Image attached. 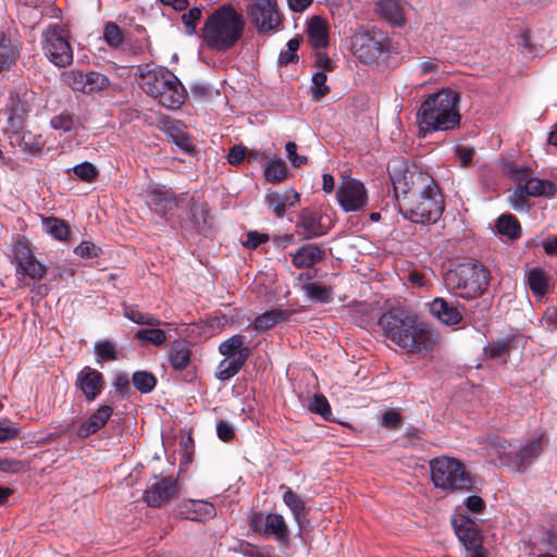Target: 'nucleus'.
I'll list each match as a JSON object with an SVG mask.
<instances>
[{
    "label": "nucleus",
    "instance_id": "f257e3e1",
    "mask_svg": "<svg viewBox=\"0 0 557 557\" xmlns=\"http://www.w3.org/2000/svg\"><path fill=\"white\" fill-rule=\"evenodd\" d=\"M399 206L414 223H434L444 210L443 197L431 175L404 162L388 166Z\"/></svg>",
    "mask_w": 557,
    "mask_h": 557
},
{
    "label": "nucleus",
    "instance_id": "f03ea898",
    "mask_svg": "<svg viewBox=\"0 0 557 557\" xmlns=\"http://www.w3.org/2000/svg\"><path fill=\"white\" fill-rule=\"evenodd\" d=\"M384 336L408 355L426 357L440 345V335L411 309L393 307L379 319Z\"/></svg>",
    "mask_w": 557,
    "mask_h": 557
},
{
    "label": "nucleus",
    "instance_id": "7ed1b4c3",
    "mask_svg": "<svg viewBox=\"0 0 557 557\" xmlns=\"http://www.w3.org/2000/svg\"><path fill=\"white\" fill-rule=\"evenodd\" d=\"M245 18L230 4L215 9L206 20L200 38L203 46L218 53L232 50L243 38Z\"/></svg>",
    "mask_w": 557,
    "mask_h": 557
},
{
    "label": "nucleus",
    "instance_id": "20e7f679",
    "mask_svg": "<svg viewBox=\"0 0 557 557\" xmlns=\"http://www.w3.org/2000/svg\"><path fill=\"white\" fill-rule=\"evenodd\" d=\"M459 95L450 89L430 95L417 112L420 131H449L459 126Z\"/></svg>",
    "mask_w": 557,
    "mask_h": 557
},
{
    "label": "nucleus",
    "instance_id": "39448f33",
    "mask_svg": "<svg viewBox=\"0 0 557 557\" xmlns=\"http://www.w3.org/2000/svg\"><path fill=\"white\" fill-rule=\"evenodd\" d=\"M139 85L141 89L161 106L178 109L185 101L187 92L180 79L169 70L157 67L143 73Z\"/></svg>",
    "mask_w": 557,
    "mask_h": 557
},
{
    "label": "nucleus",
    "instance_id": "423d86ee",
    "mask_svg": "<svg viewBox=\"0 0 557 557\" xmlns=\"http://www.w3.org/2000/svg\"><path fill=\"white\" fill-rule=\"evenodd\" d=\"M490 282L488 270L480 263H462L448 270L444 275L445 286L465 299L482 295Z\"/></svg>",
    "mask_w": 557,
    "mask_h": 557
},
{
    "label": "nucleus",
    "instance_id": "0eeeda50",
    "mask_svg": "<svg viewBox=\"0 0 557 557\" xmlns=\"http://www.w3.org/2000/svg\"><path fill=\"white\" fill-rule=\"evenodd\" d=\"M431 480L436 488L447 494L466 493L474 481L466 466L458 459L441 456L430 461Z\"/></svg>",
    "mask_w": 557,
    "mask_h": 557
},
{
    "label": "nucleus",
    "instance_id": "6e6552de",
    "mask_svg": "<svg viewBox=\"0 0 557 557\" xmlns=\"http://www.w3.org/2000/svg\"><path fill=\"white\" fill-rule=\"evenodd\" d=\"M350 48L356 58L369 65L379 64L382 57L397 52L392 39L385 33L375 27L366 26L356 29L350 38Z\"/></svg>",
    "mask_w": 557,
    "mask_h": 557
},
{
    "label": "nucleus",
    "instance_id": "1a4fd4ad",
    "mask_svg": "<svg viewBox=\"0 0 557 557\" xmlns=\"http://www.w3.org/2000/svg\"><path fill=\"white\" fill-rule=\"evenodd\" d=\"M490 445L495 448L500 458H505L504 465L516 472L524 471L542 451V438H535L519 449L507 453L511 444L503 438L493 437Z\"/></svg>",
    "mask_w": 557,
    "mask_h": 557
},
{
    "label": "nucleus",
    "instance_id": "9d476101",
    "mask_svg": "<svg viewBox=\"0 0 557 557\" xmlns=\"http://www.w3.org/2000/svg\"><path fill=\"white\" fill-rule=\"evenodd\" d=\"M247 14L260 35L280 30L283 23L276 0H255L247 5Z\"/></svg>",
    "mask_w": 557,
    "mask_h": 557
},
{
    "label": "nucleus",
    "instance_id": "9b49d317",
    "mask_svg": "<svg viewBox=\"0 0 557 557\" xmlns=\"http://www.w3.org/2000/svg\"><path fill=\"white\" fill-rule=\"evenodd\" d=\"M42 36V49L50 62L59 67L70 65L73 61V50L64 30L59 26H50Z\"/></svg>",
    "mask_w": 557,
    "mask_h": 557
},
{
    "label": "nucleus",
    "instance_id": "f8f14e48",
    "mask_svg": "<svg viewBox=\"0 0 557 557\" xmlns=\"http://www.w3.org/2000/svg\"><path fill=\"white\" fill-rule=\"evenodd\" d=\"M336 198L346 212L359 211L368 203V194L364 185L351 177H344L341 181Z\"/></svg>",
    "mask_w": 557,
    "mask_h": 557
},
{
    "label": "nucleus",
    "instance_id": "ddd939ff",
    "mask_svg": "<svg viewBox=\"0 0 557 557\" xmlns=\"http://www.w3.org/2000/svg\"><path fill=\"white\" fill-rule=\"evenodd\" d=\"M27 106L17 94L10 92L0 108V123L4 132L17 133L27 117Z\"/></svg>",
    "mask_w": 557,
    "mask_h": 557
},
{
    "label": "nucleus",
    "instance_id": "4468645a",
    "mask_svg": "<svg viewBox=\"0 0 557 557\" xmlns=\"http://www.w3.org/2000/svg\"><path fill=\"white\" fill-rule=\"evenodd\" d=\"M177 480L166 476L153 483L144 495L145 503L150 507H161L178 496Z\"/></svg>",
    "mask_w": 557,
    "mask_h": 557
},
{
    "label": "nucleus",
    "instance_id": "2eb2a0df",
    "mask_svg": "<svg viewBox=\"0 0 557 557\" xmlns=\"http://www.w3.org/2000/svg\"><path fill=\"white\" fill-rule=\"evenodd\" d=\"M455 532L463 546L469 549H479L482 546V535L476 523L467 516L459 515L453 520Z\"/></svg>",
    "mask_w": 557,
    "mask_h": 557
},
{
    "label": "nucleus",
    "instance_id": "dca6fc26",
    "mask_svg": "<svg viewBox=\"0 0 557 557\" xmlns=\"http://www.w3.org/2000/svg\"><path fill=\"white\" fill-rule=\"evenodd\" d=\"M149 197L154 211L162 215L180 208L181 205L188 206L190 203V200L183 199V197L177 198L171 190H163L159 188L150 190Z\"/></svg>",
    "mask_w": 557,
    "mask_h": 557
},
{
    "label": "nucleus",
    "instance_id": "f3484780",
    "mask_svg": "<svg viewBox=\"0 0 557 557\" xmlns=\"http://www.w3.org/2000/svg\"><path fill=\"white\" fill-rule=\"evenodd\" d=\"M22 51L21 41L11 35L0 37V72L9 71L16 65Z\"/></svg>",
    "mask_w": 557,
    "mask_h": 557
},
{
    "label": "nucleus",
    "instance_id": "a211bd4d",
    "mask_svg": "<svg viewBox=\"0 0 557 557\" xmlns=\"http://www.w3.org/2000/svg\"><path fill=\"white\" fill-rule=\"evenodd\" d=\"M375 11L394 27H403L407 22L405 5L400 0H380Z\"/></svg>",
    "mask_w": 557,
    "mask_h": 557
},
{
    "label": "nucleus",
    "instance_id": "6ab92c4d",
    "mask_svg": "<svg viewBox=\"0 0 557 557\" xmlns=\"http://www.w3.org/2000/svg\"><path fill=\"white\" fill-rule=\"evenodd\" d=\"M76 385L88 401L94 400L103 387V376L95 369L85 368L77 376Z\"/></svg>",
    "mask_w": 557,
    "mask_h": 557
},
{
    "label": "nucleus",
    "instance_id": "aec40b11",
    "mask_svg": "<svg viewBox=\"0 0 557 557\" xmlns=\"http://www.w3.org/2000/svg\"><path fill=\"white\" fill-rule=\"evenodd\" d=\"M429 308L431 314L446 325H456L462 320L460 309L444 298H435Z\"/></svg>",
    "mask_w": 557,
    "mask_h": 557
},
{
    "label": "nucleus",
    "instance_id": "412c9836",
    "mask_svg": "<svg viewBox=\"0 0 557 557\" xmlns=\"http://www.w3.org/2000/svg\"><path fill=\"white\" fill-rule=\"evenodd\" d=\"M250 355L251 350L245 349L242 350L238 356L225 357L218 366L216 377L221 381H226L236 375L247 362Z\"/></svg>",
    "mask_w": 557,
    "mask_h": 557
},
{
    "label": "nucleus",
    "instance_id": "4be33fe9",
    "mask_svg": "<svg viewBox=\"0 0 557 557\" xmlns=\"http://www.w3.org/2000/svg\"><path fill=\"white\" fill-rule=\"evenodd\" d=\"M112 414V408L110 406H101L98 408L90 418L81 424L77 434L82 438H86L89 435L96 433L98 430L103 428Z\"/></svg>",
    "mask_w": 557,
    "mask_h": 557
},
{
    "label": "nucleus",
    "instance_id": "5701e85b",
    "mask_svg": "<svg viewBox=\"0 0 557 557\" xmlns=\"http://www.w3.org/2000/svg\"><path fill=\"white\" fill-rule=\"evenodd\" d=\"M324 251L314 244L301 246L293 256V264L298 269L310 268L323 260Z\"/></svg>",
    "mask_w": 557,
    "mask_h": 557
},
{
    "label": "nucleus",
    "instance_id": "b1692460",
    "mask_svg": "<svg viewBox=\"0 0 557 557\" xmlns=\"http://www.w3.org/2000/svg\"><path fill=\"white\" fill-rule=\"evenodd\" d=\"M297 228L301 230V235L307 239L322 236L326 232L318 214L309 210L301 212Z\"/></svg>",
    "mask_w": 557,
    "mask_h": 557
},
{
    "label": "nucleus",
    "instance_id": "393cba45",
    "mask_svg": "<svg viewBox=\"0 0 557 557\" xmlns=\"http://www.w3.org/2000/svg\"><path fill=\"white\" fill-rule=\"evenodd\" d=\"M18 269L35 281H40L47 274V267L41 264L30 251H21L17 255Z\"/></svg>",
    "mask_w": 557,
    "mask_h": 557
},
{
    "label": "nucleus",
    "instance_id": "a878e982",
    "mask_svg": "<svg viewBox=\"0 0 557 557\" xmlns=\"http://www.w3.org/2000/svg\"><path fill=\"white\" fill-rule=\"evenodd\" d=\"M265 199L276 216L282 218L285 214L287 207H293L299 201V194L294 190L271 193Z\"/></svg>",
    "mask_w": 557,
    "mask_h": 557
},
{
    "label": "nucleus",
    "instance_id": "bb28decb",
    "mask_svg": "<svg viewBox=\"0 0 557 557\" xmlns=\"http://www.w3.org/2000/svg\"><path fill=\"white\" fill-rule=\"evenodd\" d=\"M308 39L315 49L325 48L329 45L327 24L320 16H312L308 24Z\"/></svg>",
    "mask_w": 557,
    "mask_h": 557
},
{
    "label": "nucleus",
    "instance_id": "cd10ccee",
    "mask_svg": "<svg viewBox=\"0 0 557 557\" xmlns=\"http://www.w3.org/2000/svg\"><path fill=\"white\" fill-rule=\"evenodd\" d=\"M180 513L189 520H201L215 515L214 507L201 500H187L181 505Z\"/></svg>",
    "mask_w": 557,
    "mask_h": 557
},
{
    "label": "nucleus",
    "instance_id": "c85d7f7f",
    "mask_svg": "<svg viewBox=\"0 0 557 557\" xmlns=\"http://www.w3.org/2000/svg\"><path fill=\"white\" fill-rule=\"evenodd\" d=\"M289 311L273 309L269 310L258 317L252 322V326L258 332H264L272 329L277 322L286 319Z\"/></svg>",
    "mask_w": 557,
    "mask_h": 557
},
{
    "label": "nucleus",
    "instance_id": "c756f323",
    "mask_svg": "<svg viewBox=\"0 0 557 557\" xmlns=\"http://www.w3.org/2000/svg\"><path fill=\"white\" fill-rule=\"evenodd\" d=\"M183 199L190 200V203L188 206L181 205L180 208L187 211L189 219L197 228L206 227L208 225V210L206 205L198 203L194 198L187 196H184Z\"/></svg>",
    "mask_w": 557,
    "mask_h": 557
},
{
    "label": "nucleus",
    "instance_id": "7c9ffc66",
    "mask_svg": "<svg viewBox=\"0 0 557 557\" xmlns=\"http://www.w3.org/2000/svg\"><path fill=\"white\" fill-rule=\"evenodd\" d=\"M527 194L532 197H550L556 194V185L550 181L530 177L522 186Z\"/></svg>",
    "mask_w": 557,
    "mask_h": 557
},
{
    "label": "nucleus",
    "instance_id": "2f4dec72",
    "mask_svg": "<svg viewBox=\"0 0 557 557\" xmlns=\"http://www.w3.org/2000/svg\"><path fill=\"white\" fill-rule=\"evenodd\" d=\"M301 289L312 301L325 304L332 300V288L319 283L305 282Z\"/></svg>",
    "mask_w": 557,
    "mask_h": 557
},
{
    "label": "nucleus",
    "instance_id": "473e14b6",
    "mask_svg": "<svg viewBox=\"0 0 557 557\" xmlns=\"http://www.w3.org/2000/svg\"><path fill=\"white\" fill-rule=\"evenodd\" d=\"M191 351L182 343L174 344L170 354L171 366L178 371L185 370L190 362Z\"/></svg>",
    "mask_w": 557,
    "mask_h": 557
},
{
    "label": "nucleus",
    "instance_id": "72a5a7b5",
    "mask_svg": "<svg viewBox=\"0 0 557 557\" xmlns=\"http://www.w3.org/2000/svg\"><path fill=\"white\" fill-rule=\"evenodd\" d=\"M498 233L507 236L510 239H516L520 236V224L512 214H503L497 220Z\"/></svg>",
    "mask_w": 557,
    "mask_h": 557
},
{
    "label": "nucleus",
    "instance_id": "f704fd0d",
    "mask_svg": "<svg viewBox=\"0 0 557 557\" xmlns=\"http://www.w3.org/2000/svg\"><path fill=\"white\" fill-rule=\"evenodd\" d=\"M265 532L275 535L278 540H285L288 531L284 518L277 513H269L265 519Z\"/></svg>",
    "mask_w": 557,
    "mask_h": 557
},
{
    "label": "nucleus",
    "instance_id": "c9c22d12",
    "mask_svg": "<svg viewBox=\"0 0 557 557\" xmlns=\"http://www.w3.org/2000/svg\"><path fill=\"white\" fill-rule=\"evenodd\" d=\"M250 349L249 347L244 345V336L243 335H233L232 337L222 342L219 346V351L224 357H235L238 356L242 350Z\"/></svg>",
    "mask_w": 557,
    "mask_h": 557
},
{
    "label": "nucleus",
    "instance_id": "e433bc0d",
    "mask_svg": "<svg viewBox=\"0 0 557 557\" xmlns=\"http://www.w3.org/2000/svg\"><path fill=\"white\" fill-rule=\"evenodd\" d=\"M287 166L281 159L271 161L264 171L265 180L270 183H281L287 177Z\"/></svg>",
    "mask_w": 557,
    "mask_h": 557
},
{
    "label": "nucleus",
    "instance_id": "4c0bfd02",
    "mask_svg": "<svg viewBox=\"0 0 557 557\" xmlns=\"http://www.w3.org/2000/svg\"><path fill=\"white\" fill-rule=\"evenodd\" d=\"M45 227L49 234L59 240H64L70 234L69 225L65 221L51 216L44 220Z\"/></svg>",
    "mask_w": 557,
    "mask_h": 557
},
{
    "label": "nucleus",
    "instance_id": "58836bf2",
    "mask_svg": "<svg viewBox=\"0 0 557 557\" xmlns=\"http://www.w3.org/2000/svg\"><path fill=\"white\" fill-rule=\"evenodd\" d=\"M110 84L109 78L98 72H89L86 74L84 94H91L106 89Z\"/></svg>",
    "mask_w": 557,
    "mask_h": 557
},
{
    "label": "nucleus",
    "instance_id": "ea45409f",
    "mask_svg": "<svg viewBox=\"0 0 557 557\" xmlns=\"http://www.w3.org/2000/svg\"><path fill=\"white\" fill-rule=\"evenodd\" d=\"M530 289L537 296H543L547 292L548 283L543 271L533 269L528 276Z\"/></svg>",
    "mask_w": 557,
    "mask_h": 557
},
{
    "label": "nucleus",
    "instance_id": "a19ab883",
    "mask_svg": "<svg viewBox=\"0 0 557 557\" xmlns=\"http://www.w3.org/2000/svg\"><path fill=\"white\" fill-rule=\"evenodd\" d=\"M133 384L140 393H150L157 384V379L153 374L146 371H137L133 374Z\"/></svg>",
    "mask_w": 557,
    "mask_h": 557
},
{
    "label": "nucleus",
    "instance_id": "79ce46f5",
    "mask_svg": "<svg viewBox=\"0 0 557 557\" xmlns=\"http://www.w3.org/2000/svg\"><path fill=\"white\" fill-rule=\"evenodd\" d=\"M284 503L290 508L295 519L299 522L305 516L306 506L304 500L298 497L292 490H287L283 495Z\"/></svg>",
    "mask_w": 557,
    "mask_h": 557
},
{
    "label": "nucleus",
    "instance_id": "37998d69",
    "mask_svg": "<svg viewBox=\"0 0 557 557\" xmlns=\"http://www.w3.org/2000/svg\"><path fill=\"white\" fill-rule=\"evenodd\" d=\"M135 338L139 341H146L156 346H159L166 341V334L163 330L157 327L141 329L137 331Z\"/></svg>",
    "mask_w": 557,
    "mask_h": 557
},
{
    "label": "nucleus",
    "instance_id": "c03bdc74",
    "mask_svg": "<svg viewBox=\"0 0 557 557\" xmlns=\"http://www.w3.org/2000/svg\"><path fill=\"white\" fill-rule=\"evenodd\" d=\"M125 317H127L131 321H133L136 324L141 325H150V326H158L161 324V321L157 319L156 317L140 312L139 310L129 307L125 309Z\"/></svg>",
    "mask_w": 557,
    "mask_h": 557
},
{
    "label": "nucleus",
    "instance_id": "a18cd8bd",
    "mask_svg": "<svg viewBox=\"0 0 557 557\" xmlns=\"http://www.w3.org/2000/svg\"><path fill=\"white\" fill-rule=\"evenodd\" d=\"M86 74L78 70L66 71L62 74L63 82L73 90L84 92Z\"/></svg>",
    "mask_w": 557,
    "mask_h": 557
},
{
    "label": "nucleus",
    "instance_id": "49530a36",
    "mask_svg": "<svg viewBox=\"0 0 557 557\" xmlns=\"http://www.w3.org/2000/svg\"><path fill=\"white\" fill-rule=\"evenodd\" d=\"M308 409L323 417L325 420H330L332 411L331 406L326 399V397L322 394H315Z\"/></svg>",
    "mask_w": 557,
    "mask_h": 557
},
{
    "label": "nucleus",
    "instance_id": "de8ad7c7",
    "mask_svg": "<svg viewBox=\"0 0 557 557\" xmlns=\"http://www.w3.org/2000/svg\"><path fill=\"white\" fill-rule=\"evenodd\" d=\"M103 38L112 48H117L123 42L121 28L113 22L107 23L103 30Z\"/></svg>",
    "mask_w": 557,
    "mask_h": 557
},
{
    "label": "nucleus",
    "instance_id": "09e8293b",
    "mask_svg": "<svg viewBox=\"0 0 557 557\" xmlns=\"http://www.w3.org/2000/svg\"><path fill=\"white\" fill-rule=\"evenodd\" d=\"M300 46V39L298 37L292 38L287 42V50L282 51L278 57L280 65H287L298 60L297 51Z\"/></svg>",
    "mask_w": 557,
    "mask_h": 557
},
{
    "label": "nucleus",
    "instance_id": "8fccbe9b",
    "mask_svg": "<svg viewBox=\"0 0 557 557\" xmlns=\"http://www.w3.org/2000/svg\"><path fill=\"white\" fill-rule=\"evenodd\" d=\"M201 8L195 7L188 10V12L182 15V21L185 26V33L187 35H194L196 33V26L201 18Z\"/></svg>",
    "mask_w": 557,
    "mask_h": 557
},
{
    "label": "nucleus",
    "instance_id": "3c124183",
    "mask_svg": "<svg viewBox=\"0 0 557 557\" xmlns=\"http://www.w3.org/2000/svg\"><path fill=\"white\" fill-rule=\"evenodd\" d=\"M326 74L323 72H318L312 77V96L315 100H320L325 97L330 88L326 85Z\"/></svg>",
    "mask_w": 557,
    "mask_h": 557
},
{
    "label": "nucleus",
    "instance_id": "603ef678",
    "mask_svg": "<svg viewBox=\"0 0 557 557\" xmlns=\"http://www.w3.org/2000/svg\"><path fill=\"white\" fill-rule=\"evenodd\" d=\"M74 174L84 182L90 183L96 180L99 172L96 166L89 162H84L73 169Z\"/></svg>",
    "mask_w": 557,
    "mask_h": 557
},
{
    "label": "nucleus",
    "instance_id": "864d4df0",
    "mask_svg": "<svg viewBox=\"0 0 557 557\" xmlns=\"http://www.w3.org/2000/svg\"><path fill=\"white\" fill-rule=\"evenodd\" d=\"M96 354L100 359L103 360H115L117 358L115 346L109 342H100L95 347Z\"/></svg>",
    "mask_w": 557,
    "mask_h": 557
},
{
    "label": "nucleus",
    "instance_id": "5fc2aeb1",
    "mask_svg": "<svg viewBox=\"0 0 557 557\" xmlns=\"http://www.w3.org/2000/svg\"><path fill=\"white\" fill-rule=\"evenodd\" d=\"M287 158L294 168H300L308 162L306 156L297 153V145L294 141H288L285 146Z\"/></svg>",
    "mask_w": 557,
    "mask_h": 557
},
{
    "label": "nucleus",
    "instance_id": "6e6d98bb",
    "mask_svg": "<svg viewBox=\"0 0 557 557\" xmlns=\"http://www.w3.org/2000/svg\"><path fill=\"white\" fill-rule=\"evenodd\" d=\"M100 249L92 242H82L75 247L74 252L82 258H95L99 255Z\"/></svg>",
    "mask_w": 557,
    "mask_h": 557
},
{
    "label": "nucleus",
    "instance_id": "4d7b16f0",
    "mask_svg": "<svg viewBox=\"0 0 557 557\" xmlns=\"http://www.w3.org/2000/svg\"><path fill=\"white\" fill-rule=\"evenodd\" d=\"M527 191L524 188L520 185L517 189L513 190V193L509 197V202L516 211L523 210L527 205Z\"/></svg>",
    "mask_w": 557,
    "mask_h": 557
},
{
    "label": "nucleus",
    "instance_id": "13d9d810",
    "mask_svg": "<svg viewBox=\"0 0 557 557\" xmlns=\"http://www.w3.org/2000/svg\"><path fill=\"white\" fill-rule=\"evenodd\" d=\"M27 470V465L23 460L1 459V471L9 473H20Z\"/></svg>",
    "mask_w": 557,
    "mask_h": 557
},
{
    "label": "nucleus",
    "instance_id": "bf43d9fd",
    "mask_svg": "<svg viewBox=\"0 0 557 557\" xmlns=\"http://www.w3.org/2000/svg\"><path fill=\"white\" fill-rule=\"evenodd\" d=\"M510 346L507 342L493 343L485 349L490 358H498L509 352Z\"/></svg>",
    "mask_w": 557,
    "mask_h": 557
},
{
    "label": "nucleus",
    "instance_id": "052dcab7",
    "mask_svg": "<svg viewBox=\"0 0 557 557\" xmlns=\"http://www.w3.org/2000/svg\"><path fill=\"white\" fill-rule=\"evenodd\" d=\"M455 154L458 158L461 166H468L472 162L474 149L467 146H457L455 148Z\"/></svg>",
    "mask_w": 557,
    "mask_h": 557
},
{
    "label": "nucleus",
    "instance_id": "680f3d73",
    "mask_svg": "<svg viewBox=\"0 0 557 557\" xmlns=\"http://www.w3.org/2000/svg\"><path fill=\"white\" fill-rule=\"evenodd\" d=\"M403 422L400 413L394 410L386 411L383 414V425L391 430H397Z\"/></svg>",
    "mask_w": 557,
    "mask_h": 557
},
{
    "label": "nucleus",
    "instance_id": "e2e57ef3",
    "mask_svg": "<svg viewBox=\"0 0 557 557\" xmlns=\"http://www.w3.org/2000/svg\"><path fill=\"white\" fill-rule=\"evenodd\" d=\"M508 169H509L510 175L519 183L522 181L527 182L531 177V174H532L531 169L528 166L510 164Z\"/></svg>",
    "mask_w": 557,
    "mask_h": 557
},
{
    "label": "nucleus",
    "instance_id": "0e129e2a",
    "mask_svg": "<svg viewBox=\"0 0 557 557\" xmlns=\"http://www.w3.org/2000/svg\"><path fill=\"white\" fill-rule=\"evenodd\" d=\"M246 156H247L246 148L237 145L230 149L227 159L231 164L238 165L244 161Z\"/></svg>",
    "mask_w": 557,
    "mask_h": 557
},
{
    "label": "nucleus",
    "instance_id": "69168bd1",
    "mask_svg": "<svg viewBox=\"0 0 557 557\" xmlns=\"http://www.w3.org/2000/svg\"><path fill=\"white\" fill-rule=\"evenodd\" d=\"M269 240V235L261 234L258 232H249L247 234V239L245 240L244 245L248 248L255 249L260 244L265 243Z\"/></svg>",
    "mask_w": 557,
    "mask_h": 557
},
{
    "label": "nucleus",
    "instance_id": "338daca9",
    "mask_svg": "<svg viewBox=\"0 0 557 557\" xmlns=\"http://www.w3.org/2000/svg\"><path fill=\"white\" fill-rule=\"evenodd\" d=\"M466 507L474 513H481L485 508V502L478 495H471L466 499Z\"/></svg>",
    "mask_w": 557,
    "mask_h": 557
},
{
    "label": "nucleus",
    "instance_id": "774afa93",
    "mask_svg": "<svg viewBox=\"0 0 557 557\" xmlns=\"http://www.w3.org/2000/svg\"><path fill=\"white\" fill-rule=\"evenodd\" d=\"M216 433L223 442H228L234 437L233 426L225 421H220L216 424Z\"/></svg>",
    "mask_w": 557,
    "mask_h": 557
}]
</instances>
